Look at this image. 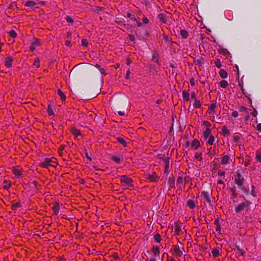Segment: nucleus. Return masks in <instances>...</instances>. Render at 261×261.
<instances>
[{"label": "nucleus", "instance_id": "obj_1", "mask_svg": "<svg viewBox=\"0 0 261 261\" xmlns=\"http://www.w3.org/2000/svg\"><path fill=\"white\" fill-rule=\"evenodd\" d=\"M40 166L44 168H47L48 166L56 167V159L55 158H46L43 162L40 163Z\"/></svg>", "mask_w": 261, "mask_h": 261}, {"label": "nucleus", "instance_id": "obj_2", "mask_svg": "<svg viewBox=\"0 0 261 261\" xmlns=\"http://www.w3.org/2000/svg\"><path fill=\"white\" fill-rule=\"evenodd\" d=\"M202 126L203 129H204L203 136L204 138L206 139L210 136V135L211 133V130L210 128L211 125L208 122L204 121L203 122Z\"/></svg>", "mask_w": 261, "mask_h": 261}, {"label": "nucleus", "instance_id": "obj_3", "mask_svg": "<svg viewBox=\"0 0 261 261\" xmlns=\"http://www.w3.org/2000/svg\"><path fill=\"white\" fill-rule=\"evenodd\" d=\"M120 180L122 186L126 188H128L133 186V180L130 178L127 177L125 176H122L120 177Z\"/></svg>", "mask_w": 261, "mask_h": 261}, {"label": "nucleus", "instance_id": "obj_4", "mask_svg": "<svg viewBox=\"0 0 261 261\" xmlns=\"http://www.w3.org/2000/svg\"><path fill=\"white\" fill-rule=\"evenodd\" d=\"M184 229V228L181 223H176L173 226L172 230L175 234H180L182 232Z\"/></svg>", "mask_w": 261, "mask_h": 261}, {"label": "nucleus", "instance_id": "obj_5", "mask_svg": "<svg viewBox=\"0 0 261 261\" xmlns=\"http://www.w3.org/2000/svg\"><path fill=\"white\" fill-rule=\"evenodd\" d=\"M13 59L11 56H8L4 59V64L7 68H10L12 66Z\"/></svg>", "mask_w": 261, "mask_h": 261}, {"label": "nucleus", "instance_id": "obj_6", "mask_svg": "<svg viewBox=\"0 0 261 261\" xmlns=\"http://www.w3.org/2000/svg\"><path fill=\"white\" fill-rule=\"evenodd\" d=\"M250 204L249 202H246L241 203L240 204H239L236 207V211L237 213H239L241 211H242L245 207L248 206Z\"/></svg>", "mask_w": 261, "mask_h": 261}, {"label": "nucleus", "instance_id": "obj_7", "mask_svg": "<svg viewBox=\"0 0 261 261\" xmlns=\"http://www.w3.org/2000/svg\"><path fill=\"white\" fill-rule=\"evenodd\" d=\"M147 178L151 182H156L159 179V177L156 175L154 172L147 175Z\"/></svg>", "mask_w": 261, "mask_h": 261}, {"label": "nucleus", "instance_id": "obj_8", "mask_svg": "<svg viewBox=\"0 0 261 261\" xmlns=\"http://www.w3.org/2000/svg\"><path fill=\"white\" fill-rule=\"evenodd\" d=\"M40 45V41L37 39H34L33 41L31 43V45L30 46V49L31 51H34L35 50L36 48Z\"/></svg>", "mask_w": 261, "mask_h": 261}, {"label": "nucleus", "instance_id": "obj_9", "mask_svg": "<svg viewBox=\"0 0 261 261\" xmlns=\"http://www.w3.org/2000/svg\"><path fill=\"white\" fill-rule=\"evenodd\" d=\"M111 159L115 163L119 164L123 160V158L120 154H115L112 156Z\"/></svg>", "mask_w": 261, "mask_h": 261}, {"label": "nucleus", "instance_id": "obj_10", "mask_svg": "<svg viewBox=\"0 0 261 261\" xmlns=\"http://www.w3.org/2000/svg\"><path fill=\"white\" fill-rule=\"evenodd\" d=\"M182 251L179 247L174 246L173 249V254L177 256H180L182 254Z\"/></svg>", "mask_w": 261, "mask_h": 261}, {"label": "nucleus", "instance_id": "obj_11", "mask_svg": "<svg viewBox=\"0 0 261 261\" xmlns=\"http://www.w3.org/2000/svg\"><path fill=\"white\" fill-rule=\"evenodd\" d=\"M200 146V142L197 140H193L190 144V147L192 149L196 150Z\"/></svg>", "mask_w": 261, "mask_h": 261}, {"label": "nucleus", "instance_id": "obj_12", "mask_svg": "<svg viewBox=\"0 0 261 261\" xmlns=\"http://www.w3.org/2000/svg\"><path fill=\"white\" fill-rule=\"evenodd\" d=\"M160 248L158 246H153L152 247V253L155 256H159L160 255Z\"/></svg>", "mask_w": 261, "mask_h": 261}, {"label": "nucleus", "instance_id": "obj_13", "mask_svg": "<svg viewBox=\"0 0 261 261\" xmlns=\"http://www.w3.org/2000/svg\"><path fill=\"white\" fill-rule=\"evenodd\" d=\"M13 174L17 177L21 175V170L19 168H15L12 170Z\"/></svg>", "mask_w": 261, "mask_h": 261}, {"label": "nucleus", "instance_id": "obj_14", "mask_svg": "<svg viewBox=\"0 0 261 261\" xmlns=\"http://www.w3.org/2000/svg\"><path fill=\"white\" fill-rule=\"evenodd\" d=\"M204 201L207 202H210V199L209 198V195L207 192H203L201 194V196Z\"/></svg>", "mask_w": 261, "mask_h": 261}, {"label": "nucleus", "instance_id": "obj_15", "mask_svg": "<svg viewBox=\"0 0 261 261\" xmlns=\"http://www.w3.org/2000/svg\"><path fill=\"white\" fill-rule=\"evenodd\" d=\"M187 205L190 208L193 209L195 207V202L194 200L189 199L187 202Z\"/></svg>", "mask_w": 261, "mask_h": 261}, {"label": "nucleus", "instance_id": "obj_16", "mask_svg": "<svg viewBox=\"0 0 261 261\" xmlns=\"http://www.w3.org/2000/svg\"><path fill=\"white\" fill-rule=\"evenodd\" d=\"M36 3L31 0H28L26 2L24 3V5L27 7H33L34 6Z\"/></svg>", "mask_w": 261, "mask_h": 261}, {"label": "nucleus", "instance_id": "obj_17", "mask_svg": "<svg viewBox=\"0 0 261 261\" xmlns=\"http://www.w3.org/2000/svg\"><path fill=\"white\" fill-rule=\"evenodd\" d=\"M53 210L54 211V214L55 215H58L59 214V210H60V205L58 203H56L55 205L53 207Z\"/></svg>", "mask_w": 261, "mask_h": 261}, {"label": "nucleus", "instance_id": "obj_18", "mask_svg": "<svg viewBox=\"0 0 261 261\" xmlns=\"http://www.w3.org/2000/svg\"><path fill=\"white\" fill-rule=\"evenodd\" d=\"M216 107V105L215 103H212L210 105L209 107V113H213V114L216 113L215 108Z\"/></svg>", "mask_w": 261, "mask_h": 261}, {"label": "nucleus", "instance_id": "obj_19", "mask_svg": "<svg viewBox=\"0 0 261 261\" xmlns=\"http://www.w3.org/2000/svg\"><path fill=\"white\" fill-rule=\"evenodd\" d=\"M212 254L214 257H216L219 255L220 250L217 248L214 249L212 250Z\"/></svg>", "mask_w": 261, "mask_h": 261}, {"label": "nucleus", "instance_id": "obj_20", "mask_svg": "<svg viewBox=\"0 0 261 261\" xmlns=\"http://www.w3.org/2000/svg\"><path fill=\"white\" fill-rule=\"evenodd\" d=\"M229 157L228 155H225L221 160V164L226 165L228 163Z\"/></svg>", "mask_w": 261, "mask_h": 261}, {"label": "nucleus", "instance_id": "obj_21", "mask_svg": "<svg viewBox=\"0 0 261 261\" xmlns=\"http://www.w3.org/2000/svg\"><path fill=\"white\" fill-rule=\"evenodd\" d=\"M177 183L178 185L183 186L185 184V181L182 176H179L177 179Z\"/></svg>", "mask_w": 261, "mask_h": 261}, {"label": "nucleus", "instance_id": "obj_22", "mask_svg": "<svg viewBox=\"0 0 261 261\" xmlns=\"http://www.w3.org/2000/svg\"><path fill=\"white\" fill-rule=\"evenodd\" d=\"M47 113L49 116H53L54 114L53 108L50 105L48 106Z\"/></svg>", "mask_w": 261, "mask_h": 261}, {"label": "nucleus", "instance_id": "obj_23", "mask_svg": "<svg viewBox=\"0 0 261 261\" xmlns=\"http://www.w3.org/2000/svg\"><path fill=\"white\" fill-rule=\"evenodd\" d=\"M220 75L222 78L225 79L227 77V73L223 69H222L220 71Z\"/></svg>", "mask_w": 261, "mask_h": 261}, {"label": "nucleus", "instance_id": "obj_24", "mask_svg": "<svg viewBox=\"0 0 261 261\" xmlns=\"http://www.w3.org/2000/svg\"><path fill=\"white\" fill-rule=\"evenodd\" d=\"M72 133L75 137H77L81 135L80 130L76 128H73L72 129Z\"/></svg>", "mask_w": 261, "mask_h": 261}, {"label": "nucleus", "instance_id": "obj_25", "mask_svg": "<svg viewBox=\"0 0 261 261\" xmlns=\"http://www.w3.org/2000/svg\"><path fill=\"white\" fill-rule=\"evenodd\" d=\"M57 92H58V95L60 96L61 99L62 100H65L66 99V97H65L64 94L62 92V91L61 90L58 89Z\"/></svg>", "mask_w": 261, "mask_h": 261}, {"label": "nucleus", "instance_id": "obj_26", "mask_svg": "<svg viewBox=\"0 0 261 261\" xmlns=\"http://www.w3.org/2000/svg\"><path fill=\"white\" fill-rule=\"evenodd\" d=\"M180 35H181L183 38L185 39L188 37V33L187 31L185 30H182L180 31Z\"/></svg>", "mask_w": 261, "mask_h": 261}, {"label": "nucleus", "instance_id": "obj_27", "mask_svg": "<svg viewBox=\"0 0 261 261\" xmlns=\"http://www.w3.org/2000/svg\"><path fill=\"white\" fill-rule=\"evenodd\" d=\"M3 187L5 189H8L11 187V184L5 180L4 181Z\"/></svg>", "mask_w": 261, "mask_h": 261}, {"label": "nucleus", "instance_id": "obj_28", "mask_svg": "<svg viewBox=\"0 0 261 261\" xmlns=\"http://www.w3.org/2000/svg\"><path fill=\"white\" fill-rule=\"evenodd\" d=\"M182 96L184 100L188 101L189 98V94L188 92L184 91L182 92Z\"/></svg>", "mask_w": 261, "mask_h": 261}, {"label": "nucleus", "instance_id": "obj_29", "mask_svg": "<svg viewBox=\"0 0 261 261\" xmlns=\"http://www.w3.org/2000/svg\"><path fill=\"white\" fill-rule=\"evenodd\" d=\"M220 86L223 88H226L228 86V83L225 80H223L220 82Z\"/></svg>", "mask_w": 261, "mask_h": 261}, {"label": "nucleus", "instance_id": "obj_30", "mask_svg": "<svg viewBox=\"0 0 261 261\" xmlns=\"http://www.w3.org/2000/svg\"><path fill=\"white\" fill-rule=\"evenodd\" d=\"M33 66L35 67L36 68H38L40 66V62L39 59H36L34 60V63H33Z\"/></svg>", "mask_w": 261, "mask_h": 261}, {"label": "nucleus", "instance_id": "obj_31", "mask_svg": "<svg viewBox=\"0 0 261 261\" xmlns=\"http://www.w3.org/2000/svg\"><path fill=\"white\" fill-rule=\"evenodd\" d=\"M201 106L200 102L197 100L196 99H195L194 102L193 103V107L195 108H200Z\"/></svg>", "mask_w": 261, "mask_h": 261}, {"label": "nucleus", "instance_id": "obj_32", "mask_svg": "<svg viewBox=\"0 0 261 261\" xmlns=\"http://www.w3.org/2000/svg\"><path fill=\"white\" fill-rule=\"evenodd\" d=\"M214 140H215L214 137L213 136H211L209 137V138H208V140L207 141V143L210 144V145H212L213 144L214 142Z\"/></svg>", "mask_w": 261, "mask_h": 261}, {"label": "nucleus", "instance_id": "obj_33", "mask_svg": "<svg viewBox=\"0 0 261 261\" xmlns=\"http://www.w3.org/2000/svg\"><path fill=\"white\" fill-rule=\"evenodd\" d=\"M154 240L157 243H160V241H161V237H160V234H158V233H156V234H154Z\"/></svg>", "mask_w": 261, "mask_h": 261}, {"label": "nucleus", "instance_id": "obj_34", "mask_svg": "<svg viewBox=\"0 0 261 261\" xmlns=\"http://www.w3.org/2000/svg\"><path fill=\"white\" fill-rule=\"evenodd\" d=\"M174 180L172 178L170 177L168 179V184L170 187H173L174 186Z\"/></svg>", "mask_w": 261, "mask_h": 261}, {"label": "nucleus", "instance_id": "obj_35", "mask_svg": "<svg viewBox=\"0 0 261 261\" xmlns=\"http://www.w3.org/2000/svg\"><path fill=\"white\" fill-rule=\"evenodd\" d=\"M118 142L121 143V144H122L123 146H126V141L125 140L123 139V138H118Z\"/></svg>", "mask_w": 261, "mask_h": 261}, {"label": "nucleus", "instance_id": "obj_36", "mask_svg": "<svg viewBox=\"0 0 261 261\" xmlns=\"http://www.w3.org/2000/svg\"><path fill=\"white\" fill-rule=\"evenodd\" d=\"M82 45L83 46L87 47L88 46V41L86 39H82Z\"/></svg>", "mask_w": 261, "mask_h": 261}, {"label": "nucleus", "instance_id": "obj_37", "mask_svg": "<svg viewBox=\"0 0 261 261\" xmlns=\"http://www.w3.org/2000/svg\"><path fill=\"white\" fill-rule=\"evenodd\" d=\"M215 65L219 68L221 67V63L219 59H217L215 62Z\"/></svg>", "mask_w": 261, "mask_h": 261}, {"label": "nucleus", "instance_id": "obj_38", "mask_svg": "<svg viewBox=\"0 0 261 261\" xmlns=\"http://www.w3.org/2000/svg\"><path fill=\"white\" fill-rule=\"evenodd\" d=\"M9 34L13 38H15L16 37V36H17V34L16 33V32L14 30H11L9 32Z\"/></svg>", "mask_w": 261, "mask_h": 261}, {"label": "nucleus", "instance_id": "obj_39", "mask_svg": "<svg viewBox=\"0 0 261 261\" xmlns=\"http://www.w3.org/2000/svg\"><path fill=\"white\" fill-rule=\"evenodd\" d=\"M222 133L224 135H227L229 133V130L226 127H223L222 128Z\"/></svg>", "mask_w": 261, "mask_h": 261}, {"label": "nucleus", "instance_id": "obj_40", "mask_svg": "<svg viewBox=\"0 0 261 261\" xmlns=\"http://www.w3.org/2000/svg\"><path fill=\"white\" fill-rule=\"evenodd\" d=\"M239 110L241 112H247V109L244 106H240L239 108Z\"/></svg>", "mask_w": 261, "mask_h": 261}, {"label": "nucleus", "instance_id": "obj_41", "mask_svg": "<svg viewBox=\"0 0 261 261\" xmlns=\"http://www.w3.org/2000/svg\"><path fill=\"white\" fill-rule=\"evenodd\" d=\"M239 115V114H238V112L237 111H234L232 113V116L234 117V118H236Z\"/></svg>", "mask_w": 261, "mask_h": 261}, {"label": "nucleus", "instance_id": "obj_42", "mask_svg": "<svg viewBox=\"0 0 261 261\" xmlns=\"http://www.w3.org/2000/svg\"><path fill=\"white\" fill-rule=\"evenodd\" d=\"M257 112L256 111V109H253V112L252 113V115L254 117H256L257 115Z\"/></svg>", "mask_w": 261, "mask_h": 261}, {"label": "nucleus", "instance_id": "obj_43", "mask_svg": "<svg viewBox=\"0 0 261 261\" xmlns=\"http://www.w3.org/2000/svg\"><path fill=\"white\" fill-rule=\"evenodd\" d=\"M159 18L163 21H165V20H164V16L163 14H160L159 15Z\"/></svg>", "mask_w": 261, "mask_h": 261}, {"label": "nucleus", "instance_id": "obj_44", "mask_svg": "<svg viewBox=\"0 0 261 261\" xmlns=\"http://www.w3.org/2000/svg\"><path fill=\"white\" fill-rule=\"evenodd\" d=\"M66 20L70 23H72L73 21L72 18L70 17H67Z\"/></svg>", "mask_w": 261, "mask_h": 261}, {"label": "nucleus", "instance_id": "obj_45", "mask_svg": "<svg viewBox=\"0 0 261 261\" xmlns=\"http://www.w3.org/2000/svg\"><path fill=\"white\" fill-rule=\"evenodd\" d=\"M13 207V209H15V208L16 207H18L20 206V204L19 203H14L12 205Z\"/></svg>", "mask_w": 261, "mask_h": 261}, {"label": "nucleus", "instance_id": "obj_46", "mask_svg": "<svg viewBox=\"0 0 261 261\" xmlns=\"http://www.w3.org/2000/svg\"><path fill=\"white\" fill-rule=\"evenodd\" d=\"M256 158L258 161L261 162V154H257L256 155Z\"/></svg>", "mask_w": 261, "mask_h": 261}, {"label": "nucleus", "instance_id": "obj_47", "mask_svg": "<svg viewBox=\"0 0 261 261\" xmlns=\"http://www.w3.org/2000/svg\"><path fill=\"white\" fill-rule=\"evenodd\" d=\"M143 22L144 23L146 24V23H147L148 22V19L146 17H144L143 19Z\"/></svg>", "mask_w": 261, "mask_h": 261}, {"label": "nucleus", "instance_id": "obj_48", "mask_svg": "<svg viewBox=\"0 0 261 261\" xmlns=\"http://www.w3.org/2000/svg\"><path fill=\"white\" fill-rule=\"evenodd\" d=\"M129 75H130V71L129 70H128L126 72V78L128 79L129 78Z\"/></svg>", "mask_w": 261, "mask_h": 261}, {"label": "nucleus", "instance_id": "obj_49", "mask_svg": "<svg viewBox=\"0 0 261 261\" xmlns=\"http://www.w3.org/2000/svg\"><path fill=\"white\" fill-rule=\"evenodd\" d=\"M236 184L239 186H241L242 184V181L240 180H236Z\"/></svg>", "mask_w": 261, "mask_h": 261}, {"label": "nucleus", "instance_id": "obj_50", "mask_svg": "<svg viewBox=\"0 0 261 261\" xmlns=\"http://www.w3.org/2000/svg\"><path fill=\"white\" fill-rule=\"evenodd\" d=\"M113 258L116 259V260H118L119 259V256L117 254H114L113 255Z\"/></svg>", "mask_w": 261, "mask_h": 261}, {"label": "nucleus", "instance_id": "obj_51", "mask_svg": "<svg viewBox=\"0 0 261 261\" xmlns=\"http://www.w3.org/2000/svg\"><path fill=\"white\" fill-rule=\"evenodd\" d=\"M70 44H71V42L69 40H67L65 42V45L67 46H70Z\"/></svg>", "mask_w": 261, "mask_h": 261}, {"label": "nucleus", "instance_id": "obj_52", "mask_svg": "<svg viewBox=\"0 0 261 261\" xmlns=\"http://www.w3.org/2000/svg\"><path fill=\"white\" fill-rule=\"evenodd\" d=\"M196 62L197 63V64L198 65H201L202 64V61H201V59H197L196 61Z\"/></svg>", "mask_w": 261, "mask_h": 261}, {"label": "nucleus", "instance_id": "obj_53", "mask_svg": "<svg viewBox=\"0 0 261 261\" xmlns=\"http://www.w3.org/2000/svg\"><path fill=\"white\" fill-rule=\"evenodd\" d=\"M251 195L253 196V197H256V193L255 192L254 190H252V191H251Z\"/></svg>", "mask_w": 261, "mask_h": 261}, {"label": "nucleus", "instance_id": "obj_54", "mask_svg": "<svg viewBox=\"0 0 261 261\" xmlns=\"http://www.w3.org/2000/svg\"><path fill=\"white\" fill-rule=\"evenodd\" d=\"M257 129L259 130V131H261V123H259L257 124Z\"/></svg>", "mask_w": 261, "mask_h": 261}, {"label": "nucleus", "instance_id": "obj_55", "mask_svg": "<svg viewBox=\"0 0 261 261\" xmlns=\"http://www.w3.org/2000/svg\"><path fill=\"white\" fill-rule=\"evenodd\" d=\"M118 114L120 116H124L125 115L124 112L122 111H118Z\"/></svg>", "mask_w": 261, "mask_h": 261}, {"label": "nucleus", "instance_id": "obj_56", "mask_svg": "<svg viewBox=\"0 0 261 261\" xmlns=\"http://www.w3.org/2000/svg\"><path fill=\"white\" fill-rule=\"evenodd\" d=\"M152 60L155 61V62H157L158 61V58L156 57V55H154L153 56V57H152Z\"/></svg>", "mask_w": 261, "mask_h": 261}, {"label": "nucleus", "instance_id": "obj_57", "mask_svg": "<svg viewBox=\"0 0 261 261\" xmlns=\"http://www.w3.org/2000/svg\"><path fill=\"white\" fill-rule=\"evenodd\" d=\"M99 71L100 72H101V74H105L106 73H105V70L103 69H99Z\"/></svg>", "mask_w": 261, "mask_h": 261}, {"label": "nucleus", "instance_id": "obj_58", "mask_svg": "<svg viewBox=\"0 0 261 261\" xmlns=\"http://www.w3.org/2000/svg\"><path fill=\"white\" fill-rule=\"evenodd\" d=\"M237 248L240 251L241 254L242 255H244V252L242 250H241L239 247H237Z\"/></svg>", "mask_w": 261, "mask_h": 261}, {"label": "nucleus", "instance_id": "obj_59", "mask_svg": "<svg viewBox=\"0 0 261 261\" xmlns=\"http://www.w3.org/2000/svg\"><path fill=\"white\" fill-rule=\"evenodd\" d=\"M225 174L224 172H219V175L220 176H224Z\"/></svg>", "mask_w": 261, "mask_h": 261}, {"label": "nucleus", "instance_id": "obj_60", "mask_svg": "<svg viewBox=\"0 0 261 261\" xmlns=\"http://www.w3.org/2000/svg\"><path fill=\"white\" fill-rule=\"evenodd\" d=\"M146 261H156L155 258H150L149 259H148Z\"/></svg>", "mask_w": 261, "mask_h": 261}, {"label": "nucleus", "instance_id": "obj_61", "mask_svg": "<svg viewBox=\"0 0 261 261\" xmlns=\"http://www.w3.org/2000/svg\"><path fill=\"white\" fill-rule=\"evenodd\" d=\"M220 229H221V228H220V225H218L217 226V230H218V231H220Z\"/></svg>", "mask_w": 261, "mask_h": 261}, {"label": "nucleus", "instance_id": "obj_62", "mask_svg": "<svg viewBox=\"0 0 261 261\" xmlns=\"http://www.w3.org/2000/svg\"><path fill=\"white\" fill-rule=\"evenodd\" d=\"M86 156L90 161L91 160V158L88 155L87 153H86Z\"/></svg>", "mask_w": 261, "mask_h": 261}, {"label": "nucleus", "instance_id": "obj_63", "mask_svg": "<svg viewBox=\"0 0 261 261\" xmlns=\"http://www.w3.org/2000/svg\"><path fill=\"white\" fill-rule=\"evenodd\" d=\"M200 156V154H196V155H195V158H198Z\"/></svg>", "mask_w": 261, "mask_h": 261}, {"label": "nucleus", "instance_id": "obj_64", "mask_svg": "<svg viewBox=\"0 0 261 261\" xmlns=\"http://www.w3.org/2000/svg\"><path fill=\"white\" fill-rule=\"evenodd\" d=\"M95 67H96L97 69H98L99 70L100 68V65H98V64H96L95 65Z\"/></svg>", "mask_w": 261, "mask_h": 261}]
</instances>
